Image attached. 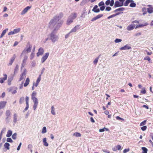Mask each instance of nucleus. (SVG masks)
Here are the masks:
<instances>
[{"label": "nucleus", "instance_id": "obj_1", "mask_svg": "<svg viewBox=\"0 0 153 153\" xmlns=\"http://www.w3.org/2000/svg\"><path fill=\"white\" fill-rule=\"evenodd\" d=\"M63 13H60L58 15L55 16L53 19H52L49 23V27L51 29H52L54 27L55 28L57 26V22H59L61 18L63 16ZM63 21H60L59 23H61V25L63 23Z\"/></svg>", "mask_w": 153, "mask_h": 153}, {"label": "nucleus", "instance_id": "obj_2", "mask_svg": "<svg viewBox=\"0 0 153 153\" xmlns=\"http://www.w3.org/2000/svg\"><path fill=\"white\" fill-rule=\"evenodd\" d=\"M61 25V23H59L56 27L54 28L53 31L49 35V39L51 40L53 43H55L59 39V37L56 34L55 31L58 30Z\"/></svg>", "mask_w": 153, "mask_h": 153}, {"label": "nucleus", "instance_id": "obj_3", "mask_svg": "<svg viewBox=\"0 0 153 153\" xmlns=\"http://www.w3.org/2000/svg\"><path fill=\"white\" fill-rule=\"evenodd\" d=\"M77 16V14L76 13H71L69 16L68 19L67 24L69 25L71 24L73 21V20L76 18Z\"/></svg>", "mask_w": 153, "mask_h": 153}, {"label": "nucleus", "instance_id": "obj_4", "mask_svg": "<svg viewBox=\"0 0 153 153\" xmlns=\"http://www.w3.org/2000/svg\"><path fill=\"white\" fill-rule=\"evenodd\" d=\"M27 46L28 47V48L26 50L25 49L22 51V54L24 53H25L26 51L28 53L30 52L32 46L30 45V43L29 42H28L27 43Z\"/></svg>", "mask_w": 153, "mask_h": 153}, {"label": "nucleus", "instance_id": "obj_5", "mask_svg": "<svg viewBox=\"0 0 153 153\" xmlns=\"http://www.w3.org/2000/svg\"><path fill=\"white\" fill-rule=\"evenodd\" d=\"M49 55L48 52L46 53H45V55L42 56L41 59V62L43 63L48 58Z\"/></svg>", "mask_w": 153, "mask_h": 153}, {"label": "nucleus", "instance_id": "obj_6", "mask_svg": "<svg viewBox=\"0 0 153 153\" xmlns=\"http://www.w3.org/2000/svg\"><path fill=\"white\" fill-rule=\"evenodd\" d=\"M131 49V48L129 44H127L126 45L120 48V50H130Z\"/></svg>", "mask_w": 153, "mask_h": 153}, {"label": "nucleus", "instance_id": "obj_7", "mask_svg": "<svg viewBox=\"0 0 153 153\" xmlns=\"http://www.w3.org/2000/svg\"><path fill=\"white\" fill-rule=\"evenodd\" d=\"M114 0H107L105 2V4L107 5H109L110 6H112L114 4Z\"/></svg>", "mask_w": 153, "mask_h": 153}, {"label": "nucleus", "instance_id": "obj_8", "mask_svg": "<svg viewBox=\"0 0 153 153\" xmlns=\"http://www.w3.org/2000/svg\"><path fill=\"white\" fill-rule=\"evenodd\" d=\"M44 52V50L42 48H40L38 50V52L37 53V56H39L40 55H42Z\"/></svg>", "mask_w": 153, "mask_h": 153}, {"label": "nucleus", "instance_id": "obj_9", "mask_svg": "<svg viewBox=\"0 0 153 153\" xmlns=\"http://www.w3.org/2000/svg\"><path fill=\"white\" fill-rule=\"evenodd\" d=\"M96 0H83L81 3L80 5L81 6L83 5L86 3H87L88 1H90L91 3H93Z\"/></svg>", "mask_w": 153, "mask_h": 153}, {"label": "nucleus", "instance_id": "obj_10", "mask_svg": "<svg viewBox=\"0 0 153 153\" xmlns=\"http://www.w3.org/2000/svg\"><path fill=\"white\" fill-rule=\"evenodd\" d=\"M31 8V6H27L25 7L21 12V15H23L27 13L28 10L30 9Z\"/></svg>", "mask_w": 153, "mask_h": 153}, {"label": "nucleus", "instance_id": "obj_11", "mask_svg": "<svg viewBox=\"0 0 153 153\" xmlns=\"http://www.w3.org/2000/svg\"><path fill=\"white\" fill-rule=\"evenodd\" d=\"M92 11L95 13H98L100 12V10L99 8H98V6L97 5H95L93 7L92 10Z\"/></svg>", "mask_w": 153, "mask_h": 153}, {"label": "nucleus", "instance_id": "obj_12", "mask_svg": "<svg viewBox=\"0 0 153 153\" xmlns=\"http://www.w3.org/2000/svg\"><path fill=\"white\" fill-rule=\"evenodd\" d=\"M79 25L76 26L74 28L71 30L70 32V33L76 32L77 30L79 29Z\"/></svg>", "mask_w": 153, "mask_h": 153}, {"label": "nucleus", "instance_id": "obj_13", "mask_svg": "<svg viewBox=\"0 0 153 153\" xmlns=\"http://www.w3.org/2000/svg\"><path fill=\"white\" fill-rule=\"evenodd\" d=\"M123 6L120 2L118 1H116L114 3V7H120Z\"/></svg>", "mask_w": 153, "mask_h": 153}, {"label": "nucleus", "instance_id": "obj_14", "mask_svg": "<svg viewBox=\"0 0 153 153\" xmlns=\"http://www.w3.org/2000/svg\"><path fill=\"white\" fill-rule=\"evenodd\" d=\"M3 75L4 76V77L0 78V82L1 83H4V81L6 80L7 79V75L6 74H4Z\"/></svg>", "mask_w": 153, "mask_h": 153}, {"label": "nucleus", "instance_id": "obj_15", "mask_svg": "<svg viewBox=\"0 0 153 153\" xmlns=\"http://www.w3.org/2000/svg\"><path fill=\"white\" fill-rule=\"evenodd\" d=\"M134 27L135 25L134 24H131L129 25L127 27V30L128 31H130L133 30L134 28Z\"/></svg>", "mask_w": 153, "mask_h": 153}, {"label": "nucleus", "instance_id": "obj_16", "mask_svg": "<svg viewBox=\"0 0 153 153\" xmlns=\"http://www.w3.org/2000/svg\"><path fill=\"white\" fill-rule=\"evenodd\" d=\"M7 102L5 101H1L0 102V109L5 107Z\"/></svg>", "mask_w": 153, "mask_h": 153}, {"label": "nucleus", "instance_id": "obj_17", "mask_svg": "<svg viewBox=\"0 0 153 153\" xmlns=\"http://www.w3.org/2000/svg\"><path fill=\"white\" fill-rule=\"evenodd\" d=\"M26 73L25 71L23 72L20 76V78L19 79V81H21L22 79H24L25 77V75Z\"/></svg>", "mask_w": 153, "mask_h": 153}, {"label": "nucleus", "instance_id": "obj_18", "mask_svg": "<svg viewBox=\"0 0 153 153\" xmlns=\"http://www.w3.org/2000/svg\"><path fill=\"white\" fill-rule=\"evenodd\" d=\"M16 58V55L15 54L13 55V56L11 58L10 62L9 63L8 65H12L13 62L14 61Z\"/></svg>", "mask_w": 153, "mask_h": 153}, {"label": "nucleus", "instance_id": "obj_19", "mask_svg": "<svg viewBox=\"0 0 153 153\" xmlns=\"http://www.w3.org/2000/svg\"><path fill=\"white\" fill-rule=\"evenodd\" d=\"M125 9L124 7H120L118 8L113 11L114 13H116L118 11H123L125 10Z\"/></svg>", "mask_w": 153, "mask_h": 153}, {"label": "nucleus", "instance_id": "obj_20", "mask_svg": "<svg viewBox=\"0 0 153 153\" xmlns=\"http://www.w3.org/2000/svg\"><path fill=\"white\" fill-rule=\"evenodd\" d=\"M120 12H118L115 14H113V15H112L109 16L108 17H107V19H109L110 18H113L114 17H115L116 16H117V15H119V14H120Z\"/></svg>", "mask_w": 153, "mask_h": 153}, {"label": "nucleus", "instance_id": "obj_21", "mask_svg": "<svg viewBox=\"0 0 153 153\" xmlns=\"http://www.w3.org/2000/svg\"><path fill=\"white\" fill-rule=\"evenodd\" d=\"M10 144L7 142L5 143L4 145V148H6L7 150H9L10 149Z\"/></svg>", "mask_w": 153, "mask_h": 153}, {"label": "nucleus", "instance_id": "obj_22", "mask_svg": "<svg viewBox=\"0 0 153 153\" xmlns=\"http://www.w3.org/2000/svg\"><path fill=\"white\" fill-rule=\"evenodd\" d=\"M10 110H7L6 111V115L7 117L6 118V120H7L9 117L10 116Z\"/></svg>", "mask_w": 153, "mask_h": 153}, {"label": "nucleus", "instance_id": "obj_23", "mask_svg": "<svg viewBox=\"0 0 153 153\" xmlns=\"http://www.w3.org/2000/svg\"><path fill=\"white\" fill-rule=\"evenodd\" d=\"M132 1L130 2L131 3L129 5L130 7H135L136 6V4L134 2V1L132 0Z\"/></svg>", "mask_w": 153, "mask_h": 153}, {"label": "nucleus", "instance_id": "obj_24", "mask_svg": "<svg viewBox=\"0 0 153 153\" xmlns=\"http://www.w3.org/2000/svg\"><path fill=\"white\" fill-rule=\"evenodd\" d=\"M30 80L29 78H27L25 81V83L24 84V86L26 87L29 84Z\"/></svg>", "mask_w": 153, "mask_h": 153}, {"label": "nucleus", "instance_id": "obj_25", "mask_svg": "<svg viewBox=\"0 0 153 153\" xmlns=\"http://www.w3.org/2000/svg\"><path fill=\"white\" fill-rule=\"evenodd\" d=\"M13 79V77H11L8 78L7 80L8 84L9 85H10L11 84V82Z\"/></svg>", "mask_w": 153, "mask_h": 153}, {"label": "nucleus", "instance_id": "obj_26", "mask_svg": "<svg viewBox=\"0 0 153 153\" xmlns=\"http://www.w3.org/2000/svg\"><path fill=\"white\" fill-rule=\"evenodd\" d=\"M131 1H132V0H126L125 2L124 3L123 5L125 6H128V4Z\"/></svg>", "mask_w": 153, "mask_h": 153}, {"label": "nucleus", "instance_id": "obj_27", "mask_svg": "<svg viewBox=\"0 0 153 153\" xmlns=\"http://www.w3.org/2000/svg\"><path fill=\"white\" fill-rule=\"evenodd\" d=\"M43 142L44 145L45 146H48V144L47 143L46 141V138H44L43 140Z\"/></svg>", "mask_w": 153, "mask_h": 153}, {"label": "nucleus", "instance_id": "obj_28", "mask_svg": "<svg viewBox=\"0 0 153 153\" xmlns=\"http://www.w3.org/2000/svg\"><path fill=\"white\" fill-rule=\"evenodd\" d=\"M17 115L16 113L14 114L13 115V122L15 123H16L17 122Z\"/></svg>", "mask_w": 153, "mask_h": 153}, {"label": "nucleus", "instance_id": "obj_29", "mask_svg": "<svg viewBox=\"0 0 153 153\" xmlns=\"http://www.w3.org/2000/svg\"><path fill=\"white\" fill-rule=\"evenodd\" d=\"M19 66L18 65H17L14 69V74H16L19 71Z\"/></svg>", "mask_w": 153, "mask_h": 153}, {"label": "nucleus", "instance_id": "obj_30", "mask_svg": "<svg viewBox=\"0 0 153 153\" xmlns=\"http://www.w3.org/2000/svg\"><path fill=\"white\" fill-rule=\"evenodd\" d=\"M147 12L149 13H151L153 12V7H149L147 9Z\"/></svg>", "mask_w": 153, "mask_h": 153}, {"label": "nucleus", "instance_id": "obj_31", "mask_svg": "<svg viewBox=\"0 0 153 153\" xmlns=\"http://www.w3.org/2000/svg\"><path fill=\"white\" fill-rule=\"evenodd\" d=\"M12 134V132L11 130H8L7 132L6 136L7 137H9L11 136Z\"/></svg>", "mask_w": 153, "mask_h": 153}, {"label": "nucleus", "instance_id": "obj_32", "mask_svg": "<svg viewBox=\"0 0 153 153\" xmlns=\"http://www.w3.org/2000/svg\"><path fill=\"white\" fill-rule=\"evenodd\" d=\"M8 30V29H6L4 30L2 32L1 36H0V38H2L6 33L7 31Z\"/></svg>", "mask_w": 153, "mask_h": 153}, {"label": "nucleus", "instance_id": "obj_33", "mask_svg": "<svg viewBox=\"0 0 153 153\" xmlns=\"http://www.w3.org/2000/svg\"><path fill=\"white\" fill-rule=\"evenodd\" d=\"M100 55L99 56L95 58L93 61V63L94 65H96L98 62V59L99 57L100 56Z\"/></svg>", "mask_w": 153, "mask_h": 153}, {"label": "nucleus", "instance_id": "obj_34", "mask_svg": "<svg viewBox=\"0 0 153 153\" xmlns=\"http://www.w3.org/2000/svg\"><path fill=\"white\" fill-rule=\"evenodd\" d=\"M142 149L143 151L142 153H147L148 149L145 147H142Z\"/></svg>", "mask_w": 153, "mask_h": 153}, {"label": "nucleus", "instance_id": "obj_35", "mask_svg": "<svg viewBox=\"0 0 153 153\" xmlns=\"http://www.w3.org/2000/svg\"><path fill=\"white\" fill-rule=\"evenodd\" d=\"M51 109V114L53 115H55L56 113H55V108L53 106H52Z\"/></svg>", "mask_w": 153, "mask_h": 153}, {"label": "nucleus", "instance_id": "obj_36", "mask_svg": "<svg viewBox=\"0 0 153 153\" xmlns=\"http://www.w3.org/2000/svg\"><path fill=\"white\" fill-rule=\"evenodd\" d=\"M73 135L76 137H80L81 136V134L79 133L75 132L73 134Z\"/></svg>", "mask_w": 153, "mask_h": 153}, {"label": "nucleus", "instance_id": "obj_37", "mask_svg": "<svg viewBox=\"0 0 153 153\" xmlns=\"http://www.w3.org/2000/svg\"><path fill=\"white\" fill-rule=\"evenodd\" d=\"M32 99L33 100L34 103L38 104V99L36 97L32 98Z\"/></svg>", "mask_w": 153, "mask_h": 153}, {"label": "nucleus", "instance_id": "obj_38", "mask_svg": "<svg viewBox=\"0 0 153 153\" xmlns=\"http://www.w3.org/2000/svg\"><path fill=\"white\" fill-rule=\"evenodd\" d=\"M20 30V28H18L17 29H14L13 31L15 34L17 33H19Z\"/></svg>", "mask_w": 153, "mask_h": 153}, {"label": "nucleus", "instance_id": "obj_39", "mask_svg": "<svg viewBox=\"0 0 153 153\" xmlns=\"http://www.w3.org/2000/svg\"><path fill=\"white\" fill-rule=\"evenodd\" d=\"M24 98L23 97H21L20 98L19 102L20 104H22L24 101Z\"/></svg>", "mask_w": 153, "mask_h": 153}, {"label": "nucleus", "instance_id": "obj_40", "mask_svg": "<svg viewBox=\"0 0 153 153\" xmlns=\"http://www.w3.org/2000/svg\"><path fill=\"white\" fill-rule=\"evenodd\" d=\"M46 132H47V130H46V127L45 126V127H43L42 129V134L45 133Z\"/></svg>", "mask_w": 153, "mask_h": 153}, {"label": "nucleus", "instance_id": "obj_41", "mask_svg": "<svg viewBox=\"0 0 153 153\" xmlns=\"http://www.w3.org/2000/svg\"><path fill=\"white\" fill-rule=\"evenodd\" d=\"M146 9L145 7H143L142 9V11L143 12V15H145L146 13Z\"/></svg>", "mask_w": 153, "mask_h": 153}, {"label": "nucleus", "instance_id": "obj_42", "mask_svg": "<svg viewBox=\"0 0 153 153\" xmlns=\"http://www.w3.org/2000/svg\"><path fill=\"white\" fill-rule=\"evenodd\" d=\"M146 120H145L141 123L140 124V126H142L145 125L146 123Z\"/></svg>", "mask_w": 153, "mask_h": 153}, {"label": "nucleus", "instance_id": "obj_43", "mask_svg": "<svg viewBox=\"0 0 153 153\" xmlns=\"http://www.w3.org/2000/svg\"><path fill=\"white\" fill-rule=\"evenodd\" d=\"M36 93L35 91H34L33 92L31 95V98H36L35 96L36 95Z\"/></svg>", "mask_w": 153, "mask_h": 153}, {"label": "nucleus", "instance_id": "obj_44", "mask_svg": "<svg viewBox=\"0 0 153 153\" xmlns=\"http://www.w3.org/2000/svg\"><path fill=\"white\" fill-rule=\"evenodd\" d=\"M28 58V57L27 56H25L24 57V59L23 61V64L25 63L26 60H27Z\"/></svg>", "mask_w": 153, "mask_h": 153}, {"label": "nucleus", "instance_id": "obj_45", "mask_svg": "<svg viewBox=\"0 0 153 153\" xmlns=\"http://www.w3.org/2000/svg\"><path fill=\"white\" fill-rule=\"evenodd\" d=\"M122 40L121 39H116L114 40V42L115 43H117L121 42Z\"/></svg>", "mask_w": 153, "mask_h": 153}, {"label": "nucleus", "instance_id": "obj_46", "mask_svg": "<svg viewBox=\"0 0 153 153\" xmlns=\"http://www.w3.org/2000/svg\"><path fill=\"white\" fill-rule=\"evenodd\" d=\"M146 93V91L145 89V88H143L142 90L140 91V93L143 94H145Z\"/></svg>", "mask_w": 153, "mask_h": 153}, {"label": "nucleus", "instance_id": "obj_47", "mask_svg": "<svg viewBox=\"0 0 153 153\" xmlns=\"http://www.w3.org/2000/svg\"><path fill=\"white\" fill-rule=\"evenodd\" d=\"M149 25V24L147 22L144 23L143 24H140L139 25V26L140 27H144L145 26H146Z\"/></svg>", "mask_w": 153, "mask_h": 153}, {"label": "nucleus", "instance_id": "obj_48", "mask_svg": "<svg viewBox=\"0 0 153 153\" xmlns=\"http://www.w3.org/2000/svg\"><path fill=\"white\" fill-rule=\"evenodd\" d=\"M29 97L26 96L25 97L26 104L29 105Z\"/></svg>", "mask_w": 153, "mask_h": 153}, {"label": "nucleus", "instance_id": "obj_49", "mask_svg": "<svg viewBox=\"0 0 153 153\" xmlns=\"http://www.w3.org/2000/svg\"><path fill=\"white\" fill-rule=\"evenodd\" d=\"M17 134L16 133L13 134L12 135V138L14 140H15L16 138Z\"/></svg>", "mask_w": 153, "mask_h": 153}, {"label": "nucleus", "instance_id": "obj_50", "mask_svg": "<svg viewBox=\"0 0 153 153\" xmlns=\"http://www.w3.org/2000/svg\"><path fill=\"white\" fill-rule=\"evenodd\" d=\"M7 141L10 143H13V140H12L11 138L10 137L7 138Z\"/></svg>", "mask_w": 153, "mask_h": 153}, {"label": "nucleus", "instance_id": "obj_51", "mask_svg": "<svg viewBox=\"0 0 153 153\" xmlns=\"http://www.w3.org/2000/svg\"><path fill=\"white\" fill-rule=\"evenodd\" d=\"M98 6L99 7L102 6H104V3L103 1H101L100 2L99 4H98Z\"/></svg>", "mask_w": 153, "mask_h": 153}, {"label": "nucleus", "instance_id": "obj_52", "mask_svg": "<svg viewBox=\"0 0 153 153\" xmlns=\"http://www.w3.org/2000/svg\"><path fill=\"white\" fill-rule=\"evenodd\" d=\"M147 128L146 126H144L141 127V129L143 131H144Z\"/></svg>", "mask_w": 153, "mask_h": 153}, {"label": "nucleus", "instance_id": "obj_53", "mask_svg": "<svg viewBox=\"0 0 153 153\" xmlns=\"http://www.w3.org/2000/svg\"><path fill=\"white\" fill-rule=\"evenodd\" d=\"M111 9V8L110 7H106L105 10L106 11H110Z\"/></svg>", "mask_w": 153, "mask_h": 153}, {"label": "nucleus", "instance_id": "obj_54", "mask_svg": "<svg viewBox=\"0 0 153 153\" xmlns=\"http://www.w3.org/2000/svg\"><path fill=\"white\" fill-rule=\"evenodd\" d=\"M103 16V15L102 14H99L97 15L96 17L97 18V19H99L100 18L102 17Z\"/></svg>", "mask_w": 153, "mask_h": 153}, {"label": "nucleus", "instance_id": "obj_55", "mask_svg": "<svg viewBox=\"0 0 153 153\" xmlns=\"http://www.w3.org/2000/svg\"><path fill=\"white\" fill-rule=\"evenodd\" d=\"M130 151V149L129 148H128L127 149H124L123 151V153H126L128 152H129Z\"/></svg>", "mask_w": 153, "mask_h": 153}, {"label": "nucleus", "instance_id": "obj_56", "mask_svg": "<svg viewBox=\"0 0 153 153\" xmlns=\"http://www.w3.org/2000/svg\"><path fill=\"white\" fill-rule=\"evenodd\" d=\"M116 148L118 150H120L121 149V146L119 145H117L116 146Z\"/></svg>", "mask_w": 153, "mask_h": 153}, {"label": "nucleus", "instance_id": "obj_57", "mask_svg": "<svg viewBox=\"0 0 153 153\" xmlns=\"http://www.w3.org/2000/svg\"><path fill=\"white\" fill-rule=\"evenodd\" d=\"M144 59V60H148L149 61L151 60L150 57L148 56L145 57Z\"/></svg>", "mask_w": 153, "mask_h": 153}, {"label": "nucleus", "instance_id": "obj_58", "mask_svg": "<svg viewBox=\"0 0 153 153\" xmlns=\"http://www.w3.org/2000/svg\"><path fill=\"white\" fill-rule=\"evenodd\" d=\"M38 105V104L34 103V104L33 106V108L34 110H35L36 109Z\"/></svg>", "mask_w": 153, "mask_h": 153}, {"label": "nucleus", "instance_id": "obj_59", "mask_svg": "<svg viewBox=\"0 0 153 153\" xmlns=\"http://www.w3.org/2000/svg\"><path fill=\"white\" fill-rule=\"evenodd\" d=\"M29 108V105H26V107L23 110V112H25V111H27Z\"/></svg>", "mask_w": 153, "mask_h": 153}, {"label": "nucleus", "instance_id": "obj_60", "mask_svg": "<svg viewBox=\"0 0 153 153\" xmlns=\"http://www.w3.org/2000/svg\"><path fill=\"white\" fill-rule=\"evenodd\" d=\"M31 65L32 67H34L36 65V62L34 61H33L31 62Z\"/></svg>", "mask_w": 153, "mask_h": 153}, {"label": "nucleus", "instance_id": "obj_61", "mask_svg": "<svg viewBox=\"0 0 153 153\" xmlns=\"http://www.w3.org/2000/svg\"><path fill=\"white\" fill-rule=\"evenodd\" d=\"M105 9V6H100V10L103 11Z\"/></svg>", "mask_w": 153, "mask_h": 153}, {"label": "nucleus", "instance_id": "obj_62", "mask_svg": "<svg viewBox=\"0 0 153 153\" xmlns=\"http://www.w3.org/2000/svg\"><path fill=\"white\" fill-rule=\"evenodd\" d=\"M116 119L117 120H121L123 121L124 120V119H123L120 117H119L118 116H117L116 117Z\"/></svg>", "mask_w": 153, "mask_h": 153}, {"label": "nucleus", "instance_id": "obj_63", "mask_svg": "<svg viewBox=\"0 0 153 153\" xmlns=\"http://www.w3.org/2000/svg\"><path fill=\"white\" fill-rule=\"evenodd\" d=\"M21 145H22V143H20L19 145L18 146L17 149V150L19 151L20 150Z\"/></svg>", "mask_w": 153, "mask_h": 153}, {"label": "nucleus", "instance_id": "obj_64", "mask_svg": "<svg viewBox=\"0 0 153 153\" xmlns=\"http://www.w3.org/2000/svg\"><path fill=\"white\" fill-rule=\"evenodd\" d=\"M85 12L83 13L82 15H81L80 17L83 18H85Z\"/></svg>", "mask_w": 153, "mask_h": 153}]
</instances>
